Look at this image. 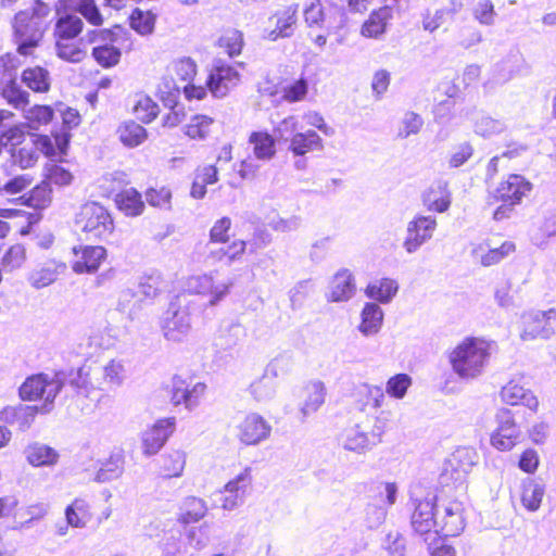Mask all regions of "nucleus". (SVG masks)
Returning <instances> with one entry per match:
<instances>
[{
	"label": "nucleus",
	"instance_id": "obj_1",
	"mask_svg": "<svg viewBox=\"0 0 556 556\" xmlns=\"http://www.w3.org/2000/svg\"><path fill=\"white\" fill-rule=\"evenodd\" d=\"M49 14V5L36 0L33 7L14 15L12 21L13 40L20 55H31L39 46L48 28L47 17Z\"/></svg>",
	"mask_w": 556,
	"mask_h": 556
},
{
	"label": "nucleus",
	"instance_id": "obj_2",
	"mask_svg": "<svg viewBox=\"0 0 556 556\" xmlns=\"http://www.w3.org/2000/svg\"><path fill=\"white\" fill-rule=\"evenodd\" d=\"M492 344L480 338H466L450 353L453 371L463 380L480 377L491 356Z\"/></svg>",
	"mask_w": 556,
	"mask_h": 556
},
{
	"label": "nucleus",
	"instance_id": "obj_3",
	"mask_svg": "<svg viewBox=\"0 0 556 556\" xmlns=\"http://www.w3.org/2000/svg\"><path fill=\"white\" fill-rule=\"evenodd\" d=\"M388 416L381 412L375 418L365 417L348 427L342 434L345 451L364 455L382 442L388 427Z\"/></svg>",
	"mask_w": 556,
	"mask_h": 556
},
{
	"label": "nucleus",
	"instance_id": "obj_4",
	"mask_svg": "<svg viewBox=\"0 0 556 556\" xmlns=\"http://www.w3.org/2000/svg\"><path fill=\"white\" fill-rule=\"evenodd\" d=\"M70 135L65 131L53 138L45 135L33 136L23 146L11 149V160L22 169L31 168L39 160L40 153L47 157H60L67 148Z\"/></svg>",
	"mask_w": 556,
	"mask_h": 556
},
{
	"label": "nucleus",
	"instance_id": "obj_5",
	"mask_svg": "<svg viewBox=\"0 0 556 556\" xmlns=\"http://www.w3.org/2000/svg\"><path fill=\"white\" fill-rule=\"evenodd\" d=\"M75 226L78 230L85 232L88 239L105 240L114 230L111 214L97 202H88L81 205L75 217Z\"/></svg>",
	"mask_w": 556,
	"mask_h": 556
},
{
	"label": "nucleus",
	"instance_id": "obj_6",
	"mask_svg": "<svg viewBox=\"0 0 556 556\" xmlns=\"http://www.w3.org/2000/svg\"><path fill=\"white\" fill-rule=\"evenodd\" d=\"M161 330L164 338L172 342H182L191 330L189 307L184 298L172 301L161 318Z\"/></svg>",
	"mask_w": 556,
	"mask_h": 556
},
{
	"label": "nucleus",
	"instance_id": "obj_7",
	"mask_svg": "<svg viewBox=\"0 0 556 556\" xmlns=\"http://www.w3.org/2000/svg\"><path fill=\"white\" fill-rule=\"evenodd\" d=\"M62 388V381L59 376L50 377L46 374H38L28 377L20 387V396L24 401L43 400L41 413H48L50 405Z\"/></svg>",
	"mask_w": 556,
	"mask_h": 556
},
{
	"label": "nucleus",
	"instance_id": "obj_8",
	"mask_svg": "<svg viewBox=\"0 0 556 556\" xmlns=\"http://www.w3.org/2000/svg\"><path fill=\"white\" fill-rule=\"evenodd\" d=\"M123 33L122 27L115 26L112 29H100L90 34L89 40L94 45L92 56L102 67L109 68L118 64L122 52L115 45Z\"/></svg>",
	"mask_w": 556,
	"mask_h": 556
},
{
	"label": "nucleus",
	"instance_id": "obj_9",
	"mask_svg": "<svg viewBox=\"0 0 556 556\" xmlns=\"http://www.w3.org/2000/svg\"><path fill=\"white\" fill-rule=\"evenodd\" d=\"M520 339L533 341L535 339L547 340L556 330V308L546 311L531 309L521 315Z\"/></svg>",
	"mask_w": 556,
	"mask_h": 556
},
{
	"label": "nucleus",
	"instance_id": "obj_10",
	"mask_svg": "<svg viewBox=\"0 0 556 556\" xmlns=\"http://www.w3.org/2000/svg\"><path fill=\"white\" fill-rule=\"evenodd\" d=\"M308 26H319L328 31H337L345 25V13L342 7L330 0H314L304 11Z\"/></svg>",
	"mask_w": 556,
	"mask_h": 556
},
{
	"label": "nucleus",
	"instance_id": "obj_11",
	"mask_svg": "<svg viewBox=\"0 0 556 556\" xmlns=\"http://www.w3.org/2000/svg\"><path fill=\"white\" fill-rule=\"evenodd\" d=\"M437 228L434 216L416 214L406 225L402 248L407 254H415L433 238Z\"/></svg>",
	"mask_w": 556,
	"mask_h": 556
},
{
	"label": "nucleus",
	"instance_id": "obj_12",
	"mask_svg": "<svg viewBox=\"0 0 556 556\" xmlns=\"http://www.w3.org/2000/svg\"><path fill=\"white\" fill-rule=\"evenodd\" d=\"M478 455L471 447L457 448L447 459L441 473L443 484H463L472 466L477 463Z\"/></svg>",
	"mask_w": 556,
	"mask_h": 556
},
{
	"label": "nucleus",
	"instance_id": "obj_13",
	"mask_svg": "<svg viewBox=\"0 0 556 556\" xmlns=\"http://www.w3.org/2000/svg\"><path fill=\"white\" fill-rule=\"evenodd\" d=\"M412 528L420 536L438 535L437 497L427 496L424 500L414 501V511L410 517Z\"/></svg>",
	"mask_w": 556,
	"mask_h": 556
},
{
	"label": "nucleus",
	"instance_id": "obj_14",
	"mask_svg": "<svg viewBox=\"0 0 556 556\" xmlns=\"http://www.w3.org/2000/svg\"><path fill=\"white\" fill-rule=\"evenodd\" d=\"M438 529L444 536L459 535L465 529L464 505L457 500H437Z\"/></svg>",
	"mask_w": 556,
	"mask_h": 556
},
{
	"label": "nucleus",
	"instance_id": "obj_15",
	"mask_svg": "<svg viewBox=\"0 0 556 556\" xmlns=\"http://www.w3.org/2000/svg\"><path fill=\"white\" fill-rule=\"evenodd\" d=\"M252 469L243 468L218 491V501L224 510H233L244 503L248 490L252 484Z\"/></svg>",
	"mask_w": 556,
	"mask_h": 556
},
{
	"label": "nucleus",
	"instance_id": "obj_16",
	"mask_svg": "<svg viewBox=\"0 0 556 556\" xmlns=\"http://www.w3.org/2000/svg\"><path fill=\"white\" fill-rule=\"evenodd\" d=\"M97 389L114 390L121 388L130 375L129 359L116 356L96 369Z\"/></svg>",
	"mask_w": 556,
	"mask_h": 556
},
{
	"label": "nucleus",
	"instance_id": "obj_17",
	"mask_svg": "<svg viewBox=\"0 0 556 556\" xmlns=\"http://www.w3.org/2000/svg\"><path fill=\"white\" fill-rule=\"evenodd\" d=\"M240 79L236 68L218 60L211 70L206 85L215 98H224L239 85Z\"/></svg>",
	"mask_w": 556,
	"mask_h": 556
},
{
	"label": "nucleus",
	"instance_id": "obj_18",
	"mask_svg": "<svg viewBox=\"0 0 556 556\" xmlns=\"http://www.w3.org/2000/svg\"><path fill=\"white\" fill-rule=\"evenodd\" d=\"M298 11V4H290L278 10L268 18V26L264 29V37L271 41L291 37L295 31Z\"/></svg>",
	"mask_w": 556,
	"mask_h": 556
},
{
	"label": "nucleus",
	"instance_id": "obj_19",
	"mask_svg": "<svg viewBox=\"0 0 556 556\" xmlns=\"http://www.w3.org/2000/svg\"><path fill=\"white\" fill-rule=\"evenodd\" d=\"M186 287L192 293L207 295L208 303L215 305L229 293L232 282L230 280L216 282L212 274H203L189 277Z\"/></svg>",
	"mask_w": 556,
	"mask_h": 556
},
{
	"label": "nucleus",
	"instance_id": "obj_20",
	"mask_svg": "<svg viewBox=\"0 0 556 556\" xmlns=\"http://www.w3.org/2000/svg\"><path fill=\"white\" fill-rule=\"evenodd\" d=\"M497 428L491 435V444L500 451L511 450L520 439V429L508 409H500L496 414Z\"/></svg>",
	"mask_w": 556,
	"mask_h": 556
},
{
	"label": "nucleus",
	"instance_id": "obj_21",
	"mask_svg": "<svg viewBox=\"0 0 556 556\" xmlns=\"http://www.w3.org/2000/svg\"><path fill=\"white\" fill-rule=\"evenodd\" d=\"M237 438L245 445H257L267 440L271 426L261 415L251 413L237 425Z\"/></svg>",
	"mask_w": 556,
	"mask_h": 556
},
{
	"label": "nucleus",
	"instance_id": "obj_22",
	"mask_svg": "<svg viewBox=\"0 0 556 556\" xmlns=\"http://www.w3.org/2000/svg\"><path fill=\"white\" fill-rule=\"evenodd\" d=\"M176 427V418L167 417L156 420L153 426L143 431L141 437L143 454L155 455L173 434Z\"/></svg>",
	"mask_w": 556,
	"mask_h": 556
},
{
	"label": "nucleus",
	"instance_id": "obj_23",
	"mask_svg": "<svg viewBox=\"0 0 556 556\" xmlns=\"http://www.w3.org/2000/svg\"><path fill=\"white\" fill-rule=\"evenodd\" d=\"M532 189V184L519 174H510L501 181L494 191V198L502 202L519 204Z\"/></svg>",
	"mask_w": 556,
	"mask_h": 556
},
{
	"label": "nucleus",
	"instance_id": "obj_24",
	"mask_svg": "<svg viewBox=\"0 0 556 556\" xmlns=\"http://www.w3.org/2000/svg\"><path fill=\"white\" fill-rule=\"evenodd\" d=\"M106 257V250L103 247L85 245L74 248V261L72 269L76 274H93Z\"/></svg>",
	"mask_w": 556,
	"mask_h": 556
},
{
	"label": "nucleus",
	"instance_id": "obj_25",
	"mask_svg": "<svg viewBox=\"0 0 556 556\" xmlns=\"http://www.w3.org/2000/svg\"><path fill=\"white\" fill-rule=\"evenodd\" d=\"M327 396V388L320 380L307 382L302 390V400L299 405L301 420H306L309 416L317 413L324 405Z\"/></svg>",
	"mask_w": 556,
	"mask_h": 556
},
{
	"label": "nucleus",
	"instance_id": "obj_26",
	"mask_svg": "<svg viewBox=\"0 0 556 556\" xmlns=\"http://www.w3.org/2000/svg\"><path fill=\"white\" fill-rule=\"evenodd\" d=\"M279 359L271 361L262 377L254 380L249 388L250 394L257 402L270 401L276 393V377L278 376Z\"/></svg>",
	"mask_w": 556,
	"mask_h": 556
},
{
	"label": "nucleus",
	"instance_id": "obj_27",
	"mask_svg": "<svg viewBox=\"0 0 556 556\" xmlns=\"http://www.w3.org/2000/svg\"><path fill=\"white\" fill-rule=\"evenodd\" d=\"M421 201L429 212H446L452 203V194L447 182L444 180L434 181L422 192Z\"/></svg>",
	"mask_w": 556,
	"mask_h": 556
},
{
	"label": "nucleus",
	"instance_id": "obj_28",
	"mask_svg": "<svg viewBox=\"0 0 556 556\" xmlns=\"http://www.w3.org/2000/svg\"><path fill=\"white\" fill-rule=\"evenodd\" d=\"M56 14L80 13L88 23L100 26L103 23L102 14L94 0H58L55 4Z\"/></svg>",
	"mask_w": 556,
	"mask_h": 556
},
{
	"label": "nucleus",
	"instance_id": "obj_29",
	"mask_svg": "<svg viewBox=\"0 0 556 556\" xmlns=\"http://www.w3.org/2000/svg\"><path fill=\"white\" fill-rule=\"evenodd\" d=\"M355 292L356 286L353 274L349 269L342 268L333 275L329 283L327 298L331 302H346L355 295Z\"/></svg>",
	"mask_w": 556,
	"mask_h": 556
},
{
	"label": "nucleus",
	"instance_id": "obj_30",
	"mask_svg": "<svg viewBox=\"0 0 556 556\" xmlns=\"http://www.w3.org/2000/svg\"><path fill=\"white\" fill-rule=\"evenodd\" d=\"M205 384L198 382L192 388L181 379H174L170 401L174 405L185 404L189 410L198 406L200 399L205 392Z\"/></svg>",
	"mask_w": 556,
	"mask_h": 556
},
{
	"label": "nucleus",
	"instance_id": "obj_31",
	"mask_svg": "<svg viewBox=\"0 0 556 556\" xmlns=\"http://www.w3.org/2000/svg\"><path fill=\"white\" fill-rule=\"evenodd\" d=\"M65 269V263L48 260L31 270L28 281L35 289H42L52 285Z\"/></svg>",
	"mask_w": 556,
	"mask_h": 556
},
{
	"label": "nucleus",
	"instance_id": "obj_32",
	"mask_svg": "<svg viewBox=\"0 0 556 556\" xmlns=\"http://www.w3.org/2000/svg\"><path fill=\"white\" fill-rule=\"evenodd\" d=\"M394 10L391 5H383L372 11L362 25L361 34L366 38H380L387 30L388 24L393 20Z\"/></svg>",
	"mask_w": 556,
	"mask_h": 556
},
{
	"label": "nucleus",
	"instance_id": "obj_33",
	"mask_svg": "<svg viewBox=\"0 0 556 556\" xmlns=\"http://www.w3.org/2000/svg\"><path fill=\"white\" fill-rule=\"evenodd\" d=\"M502 401L508 405H525L535 412L539 401L534 394L516 380H510L501 390Z\"/></svg>",
	"mask_w": 556,
	"mask_h": 556
},
{
	"label": "nucleus",
	"instance_id": "obj_34",
	"mask_svg": "<svg viewBox=\"0 0 556 556\" xmlns=\"http://www.w3.org/2000/svg\"><path fill=\"white\" fill-rule=\"evenodd\" d=\"M384 313L378 303L367 302L361 312V323L357 327L364 337L378 334L383 325Z\"/></svg>",
	"mask_w": 556,
	"mask_h": 556
},
{
	"label": "nucleus",
	"instance_id": "obj_35",
	"mask_svg": "<svg viewBox=\"0 0 556 556\" xmlns=\"http://www.w3.org/2000/svg\"><path fill=\"white\" fill-rule=\"evenodd\" d=\"M515 251V244L505 241L500 248L491 249L486 243H478L472 247L471 255L482 266H492Z\"/></svg>",
	"mask_w": 556,
	"mask_h": 556
},
{
	"label": "nucleus",
	"instance_id": "obj_36",
	"mask_svg": "<svg viewBox=\"0 0 556 556\" xmlns=\"http://www.w3.org/2000/svg\"><path fill=\"white\" fill-rule=\"evenodd\" d=\"M399 283L392 278H379L369 282L365 289V295L378 303L388 304L396 295Z\"/></svg>",
	"mask_w": 556,
	"mask_h": 556
},
{
	"label": "nucleus",
	"instance_id": "obj_37",
	"mask_svg": "<svg viewBox=\"0 0 556 556\" xmlns=\"http://www.w3.org/2000/svg\"><path fill=\"white\" fill-rule=\"evenodd\" d=\"M323 139L315 130L298 131L289 142L288 150L294 156H304L305 154L323 149Z\"/></svg>",
	"mask_w": 556,
	"mask_h": 556
},
{
	"label": "nucleus",
	"instance_id": "obj_38",
	"mask_svg": "<svg viewBox=\"0 0 556 556\" xmlns=\"http://www.w3.org/2000/svg\"><path fill=\"white\" fill-rule=\"evenodd\" d=\"M253 154L258 161H270L276 155V139L266 130L252 131L249 136Z\"/></svg>",
	"mask_w": 556,
	"mask_h": 556
},
{
	"label": "nucleus",
	"instance_id": "obj_39",
	"mask_svg": "<svg viewBox=\"0 0 556 556\" xmlns=\"http://www.w3.org/2000/svg\"><path fill=\"white\" fill-rule=\"evenodd\" d=\"M270 241L269 235L265 231H258L254 235V240L252 242H247L243 240H235L226 248L227 253V264L230 265L232 262L238 260L249 247L251 253L255 252L257 249H262L266 247Z\"/></svg>",
	"mask_w": 556,
	"mask_h": 556
},
{
	"label": "nucleus",
	"instance_id": "obj_40",
	"mask_svg": "<svg viewBox=\"0 0 556 556\" xmlns=\"http://www.w3.org/2000/svg\"><path fill=\"white\" fill-rule=\"evenodd\" d=\"M125 458L121 451L114 452L104 460L97 471L94 480L106 483L121 478L124 473Z\"/></svg>",
	"mask_w": 556,
	"mask_h": 556
},
{
	"label": "nucleus",
	"instance_id": "obj_41",
	"mask_svg": "<svg viewBox=\"0 0 556 556\" xmlns=\"http://www.w3.org/2000/svg\"><path fill=\"white\" fill-rule=\"evenodd\" d=\"M187 460L184 451L172 450L160 458V472L164 478H178L182 476Z\"/></svg>",
	"mask_w": 556,
	"mask_h": 556
},
{
	"label": "nucleus",
	"instance_id": "obj_42",
	"mask_svg": "<svg viewBox=\"0 0 556 556\" xmlns=\"http://www.w3.org/2000/svg\"><path fill=\"white\" fill-rule=\"evenodd\" d=\"M58 18L54 27L55 40H73L83 30L84 23L80 17L75 14L62 13L58 14Z\"/></svg>",
	"mask_w": 556,
	"mask_h": 556
},
{
	"label": "nucleus",
	"instance_id": "obj_43",
	"mask_svg": "<svg viewBox=\"0 0 556 556\" xmlns=\"http://www.w3.org/2000/svg\"><path fill=\"white\" fill-rule=\"evenodd\" d=\"M159 548L162 556H188L185 538L179 529L164 530Z\"/></svg>",
	"mask_w": 556,
	"mask_h": 556
},
{
	"label": "nucleus",
	"instance_id": "obj_44",
	"mask_svg": "<svg viewBox=\"0 0 556 556\" xmlns=\"http://www.w3.org/2000/svg\"><path fill=\"white\" fill-rule=\"evenodd\" d=\"M206 513L207 506L202 498L189 496L184 500L177 520L184 525L198 522Z\"/></svg>",
	"mask_w": 556,
	"mask_h": 556
},
{
	"label": "nucleus",
	"instance_id": "obj_45",
	"mask_svg": "<svg viewBox=\"0 0 556 556\" xmlns=\"http://www.w3.org/2000/svg\"><path fill=\"white\" fill-rule=\"evenodd\" d=\"M67 525L84 528L91 518L90 505L84 498H75L65 509Z\"/></svg>",
	"mask_w": 556,
	"mask_h": 556
},
{
	"label": "nucleus",
	"instance_id": "obj_46",
	"mask_svg": "<svg viewBox=\"0 0 556 556\" xmlns=\"http://www.w3.org/2000/svg\"><path fill=\"white\" fill-rule=\"evenodd\" d=\"M185 542L188 552V556H193L207 546L210 542V527L207 523H203L198 527H191L185 534Z\"/></svg>",
	"mask_w": 556,
	"mask_h": 556
},
{
	"label": "nucleus",
	"instance_id": "obj_47",
	"mask_svg": "<svg viewBox=\"0 0 556 556\" xmlns=\"http://www.w3.org/2000/svg\"><path fill=\"white\" fill-rule=\"evenodd\" d=\"M26 457L33 466H52L58 463V452L45 444L35 443L26 450Z\"/></svg>",
	"mask_w": 556,
	"mask_h": 556
},
{
	"label": "nucleus",
	"instance_id": "obj_48",
	"mask_svg": "<svg viewBox=\"0 0 556 556\" xmlns=\"http://www.w3.org/2000/svg\"><path fill=\"white\" fill-rule=\"evenodd\" d=\"M116 204L127 216H138L142 213L144 207L141 194L132 188L117 194Z\"/></svg>",
	"mask_w": 556,
	"mask_h": 556
},
{
	"label": "nucleus",
	"instance_id": "obj_49",
	"mask_svg": "<svg viewBox=\"0 0 556 556\" xmlns=\"http://www.w3.org/2000/svg\"><path fill=\"white\" fill-rule=\"evenodd\" d=\"M117 134L123 144L128 148L138 147L147 139L146 128L132 121L123 123Z\"/></svg>",
	"mask_w": 556,
	"mask_h": 556
},
{
	"label": "nucleus",
	"instance_id": "obj_50",
	"mask_svg": "<svg viewBox=\"0 0 556 556\" xmlns=\"http://www.w3.org/2000/svg\"><path fill=\"white\" fill-rule=\"evenodd\" d=\"M22 80L36 92H46L50 88V74L40 66L26 68L22 74Z\"/></svg>",
	"mask_w": 556,
	"mask_h": 556
},
{
	"label": "nucleus",
	"instance_id": "obj_51",
	"mask_svg": "<svg viewBox=\"0 0 556 556\" xmlns=\"http://www.w3.org/2000/svg\"><path fill=\"white\" fill-rule=\"evenodd\" d=\"M545 490L534 480H527L522 484L521 503L529 511H536L542 503Z\"/></svg>",
	"mask_w": 556,
	"mask_h": 556
},
{
	"label": "nucleus",
	"instance_id": "obj_52",
	"mask_svg": "<svg viewBox=\"0 0 556 556\" xmlns=\"http://www.w3.org/2000/svg\"><path fill=\"white\" fill-rule=\"evenodd\" d=\"M521 58L518 53L511 54L508 58L498 62L494 70L492 80L494 84H504L511 79L515 74L519 72V62Z\"/></svg>",
	"mask_w": 556,
	"mask_h": 556
},
{
	"label": "nucleus",
	"instance_id": "obj_53",
	"mask_svg": "<svg viewBox=\"0 0 556 556\" xmlns=\"http://www.w3.org/2000/svg\"><path fill=\"white\" fill-rule=\"evenodd\" d=\"M299 130V118L294 115H289L273 125L271 134L275 137L277 143L280 144L289 143Z\"/></svg>",
	"mask_w": 556,
	"mask_h": 556
},
{
	"label": "nucleus",
	"instance_id": "obj_54",
	"mask_svg": "<svg viewBox=\"0 0 556 556\" xmlns=\"http://www.w3.org/2000/svg\"><path fill=\"white\" fill-rule=\"evenodd\" d=\"M70 384L81 394L86 396L92 390L97 389V375L93 374V377L90 376V370L86 367H80L76 371H72L70 375Z\"/></svg>",
	"mask_w": 556,
	"mask_h": 556
},
{
	"label": "nucleus",
	"instance_id": "obj_55",
	"mask_svg": "<svg viewBox=\"0 0 556 556\" xmlns=\"http://www.w3.org/2000/svg\"><path fill=\"white\" fill-rule=\"evenodd\" d=\"M218 47L230 58L239 55L242 51L244 41L243 35L237 29H227L218 38Z\"/></svg>",
	"mask_w": 556,
	"mask_h": 556
},
{
	"label": "nucleus",
	"instance_id": "obj_56",
	"mask_svg": "<svg viewBox=\"0 0 556 556\" xmlns=\"http://www.w3.org/2000/svg\"><path fill=\"white\" fill-rule=\"evenodd\" d=\"M214 119L206 115H194L185 127V134L191 139H204L211 130Z\"/></svg>",
	"mask_w": 556,
	"mask_h": 556
},
{
	"label": "nucleus",
	"instance_id": "obj_57",
	"mask_svg": "<svg viewBox=\"0 0 556 556\" xmlns=\"http://www.w3.org/2000/svg\"><path fill=\"white\" fill-rule=\"evenodd\" d=\"M506 131V125L491 116H481L475 124V132L483 138H493Z\"/></svg>",
	"mask_w": 556,
	"mask_h": 556
},
{
	"label": "nucleus",
	"instance_id": "obj_58",
	"mask_svg": "<svg viewBox=\"0 0 556 556\" xmlns=\"http://www.w3.org/2000/svg\"><path fill=\"white\" fill-rule=\"evenodd\" d=\"M179 94L180 89L172 78L164 77L157 85V97L166 108L177 106Z\"/></svg>",
	"mask_w": 556,
	"mask_h": 556
},
{
	"label": "nucleus",
	"instance_id": "obj_59",
	"mask_svg": "<svg viewBox=\"0 0 556 556\" xmlns=\"http://www.w3.org/2000/svg\"><path fill=\"white\" fill-rule=\"evenodd\" d=\"M45 181L59 187L67 186L73 180V175L68 169L56 163H48L45 167Z\"/></svg>",
	"mask_w": 556,
	"mask_h": 556
},
{
	"label": "nucleus",
	"instance_id": "obj_60",
	"mask_svg": "<svg viewBox=\"0 0 556 556\" xmlns=\"http://www.w3.org/2000/svg\"><path fill=\"white\" fill-rule=\"evenodd\" d=\"M55 51L60 59L72 63L80 62L86 55L73 40H55Z\"/></svg>",
	"mask_w": 556,
	"mask_h": 556
},
{
	"label": "nucleus",
	"instance_id": "obj_61",
	"mask_svg": "<svg viewBox=\"0 0 556 556\" xmlns=\"http://www.w3.org/2000/svg\"><path fill=\"white\" fill-rule=\"evenodd\" d=\"M155 16L151 12L135 10L130 15V26L138 34L150 35L154 30Z\"/></svg>",
	"mask_w": 556,
	"mask_h": 556
},
{
	"label": "nucleus",
	"instance_id": "obj_62",
	"mask_svg": "<svg viewBox=\"0 0 556 556\" xmlns=\"http://www.w3.org/2000/svg\"><path fill=\"white\" fill-rule=\"evenodd\" d=\"M28 121V126L38 129L42 125H47L53 117V110L48 105H35L24 113Z\"/></svg>",
	"mask_w": 556,
	"mask_h": 556
},
{
	"label": "nucleus",
	"instance_id": "obj_63",
	"mask_svg": "<svg viewBox=\"0 0 556 556\" xmlns=\"http://www.w3.org/2000/svg\"><path fill=\"white\" fill-rule=\"evenodd\" d=\"M162 287V277L159 273H152L144 275L138 286V292L144 299L153 300L160 292Z\"/></svg>",
	"mask_w": 556,
	"mask_h": 556
},
{
	"label": "nucleus",
	"instance_id": "obj_64",
	"mask_svg": "<svg viewBox=\"0 0 556 556\" xmlns=\"http://www.w3.org/2000/svg\"><path fill=\"white\" fill-rule=\"evenodd\" d=\"M168 71L181 81L190 83L197 74V64L191 58H181L170 63Z\"/></svg>",
	"mask_w": 556,
	"mask_h": 556
}]
</instances>
